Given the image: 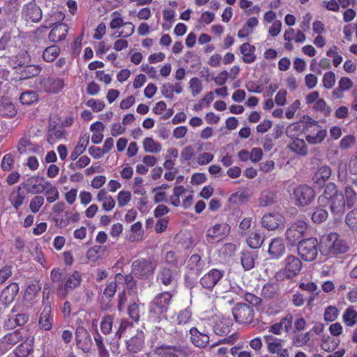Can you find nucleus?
Returning a JSON list of instances; mask_svg holds the SVG:
<instances>
[{
  "label": "nucleus",
  "mask_w": 357,
  "mask_h": 357,
  "mask_svg": "<svg viewBox=\"0 0 357 357\" xmlns=\"http://www.w3.org/2000/svg\"><path fill=\"white\" fill-rule=\"evenodd\" d=\"M128 328H132V324L126 319H121L119 326L115 333L116 338L120 340Z\"/></svg>",
  "instance_id": "57"
},
{
  "label": "nucleus",
  "mask_w": 357,
  "mask_h": 357,
  "mask_svg": "<svg viewBox=\"0 0 357 357\" xmlns=\"http://www.w3.org/2000/svg\"><path fill=\"white\" fill-rule=\"evenodd\" d=\"M114 317L111 314L103 316L100 321V330L105 335L111 333L114 324Z\"/></svg>",
  "instance_id": "50"
},
{
  "label": "nucleus",
  "mask_w": 357,
  "mask_h": 357,
  "mask_svg": "<svg viewBox=\"0 0 357 357\" xmlns=\"http://www.w3.org/2000/svg\"><path fill=\"white\" fill-rule=\"evenodd\" d=\"M264 242V237L259 231H252L247 238V243L251 248H259Z\"/></svg>",
  "instance_id": "49"
},
{
  "label": "nucleus",
  "mask_w": 357,
  "mask_h": 357,
  "mask_svg": "<svg viewBox=\"0 0 357 357\" xmlns=\"http://www.w3.org/2000/svg\"><path fill=\"white\" fill-rule=\"evenodd\" d=\"M45 199L43 196L36 195L34 196L30 202L29 208L31 211L33 213H38L42 206L44 204Z\"/></svg>",
  "instance_id": "59"
},
{
  "label": "nucleus",
  "mask_w": 357,
  "mask_h": 357,
  "mask_svg": "<svg viewBox=\"0 0 357 357\" xmlns=\"http://www.w3.org/2000/svg\"><path fill=\"white\" fill-rule=\"evenodd\" d=\"M61 53V48L57 45L47 47L43 52L42 58L44 61L50 63L55 61Z\"/></svg>",
  "instance_id": "39"
},
{
  "label": "nucleus",
  "mask_w": 357,
  "mask_h": 357,
  "mask_svg": "<svg viewBox=\"0 0 357 357\" xmlns=\"http://www.w3.org/2000/svg\"><path fill=\"white\" fill-rule=\"evenodd\" d=\"M190 341L193 345L198 348H205L209 343V335L199 331L196 327H192L189 331Z\"/></svg>",
  "instance_id": "25"
},
{
  "label": "nucleus",
  "mask_w": 357,
  "mask_h": 357,
  "mask_svg": "<svg viewBox=\"0 0 357 357\" xmlns=\"http://www.w3.org/2000/svg\"><path fill=\"white\" fill-rule=\"evenodd\" d=\"M328 215V212L326 209L317 207L312 214L311 219L313 222L320 224L327 219Z\"/></svg>",
  "instance_id": "55"
},
{
  "label": "nucleus",
  "mask_w": 357,
  "mask_h": 357,
  "mask_svg": "<svg viewBox=\"0 0 357 357\" xmlns=\"http://www.w3.org/2000/svg\"><path fill=\"white\" fill-rule=\"evenodd\" d=\"M105 247L101 245H94L87 250L86 258L88 262L95 263L101 259L105 254Z\"/></svg>",
  "instance_id": "35"
},
{
  "label": "nucleus",
  "mask_w": 357,
  "mask_h": 357,
  "mask_svg": "<svg viewBox=\"0 0 357 357\" xmlns=\"http://www.w3.org/2000/svg\"><path fill=\"white\" fill-rule=\"evenodd\" d=\"M174 280V273L169 268H162L158 271L156 276V281L159 284L165 286H169Z\"/></svg>",
  "instance_id": "37"
},
{
  "label": "nucleus",
  "mask_w": 357,
  "mask_h": 357,
  "mask_svg": "<svg viewBox=\"0 0 357 357\" xmlns=\"http://www.w3.org/2000/svg\"><path fill=\"white\" fill-rule=\"evenodd\" d=\"M340 193L337 190L336 185L333 183H329L326 185L323 194L319 197L318 202L320 206H326L328 205L330 200Z\"/></svg>",
  "instance_id": "29"
},
{
  "label": "nucleus",
  "mask_w": 357,
  "mask_h": 357,
  "mask_svg": "<svg viewBox=\"0 0 357 357\" xmlns=\"http://www.w3.org/2000/svg\"><path fill=\"white\" fill-rule=\"evenodd\" d=\"M186 188L183 185L175 186L173 189V194L170 196V204L178 207L181 205L180 197L185 194Z\"/></svg>",
  "instance_id": "45"
},
{
  "label": "nucleus",
  "mask_w": 357,
  "mask_h": 357,
  "mask_svg": "<svg viewBox=\"0 0 357 357\" xmlns=\"http://www.w3.org/2000/svg\"><path fill=\"white\" fill-rule=\"evenodd\" d=\"M330 205L331 211L334 214H339L343 213L345 207V199L342 193L335 196L328 204Z\"/></svg>",
  "instance_id": "38"
},
{
  "label": "nucleus",
  "mask_w": 357,
  "mask_h": 357,
  "mask_svg": "<svg viewBox=\"0 0 357 357\" xmlns=\"http://www.w3.org/2000/svg\"><path fill=\"white\" fill-rule=\"evenodd\" d=\"M53 321L51 305L46 304L40 314L38 325L41 329L50 331L52 328Z\"/></svg>",
  "instance_id": "28"
},
{
  "label": "nucleus",
  "mask_w": 357,
  "mask_h": 357,
  "mask_svg": "<svg viewBox=\"0 0 357 357\" xmlns=\"http://www.w3.org/2000/svg\"><path fill=\"white\" fill-rule=\"evenodd\" d=\"M17 114V109L10 98L3 97L0 102V115L12 118Z\"/></svg>",
  "instance_id": "32"
},
{
  "label": "nucleus",
  "mask_w": 357,
  "mask_h": 357,
  "mask_svg": "<svg viewBox=\"0 0 357 357\" xmlns=\"http://www.w3.org/2000/svg\"><path fill=\"white\" fill-rule=\"evenodd\" d=\"M134 278L135 277L132 274V272L126 275H123L121 273H117L115 275L116 281H118L119 282H123L126 288L128 289H134L137 287V281Z\"/></svg>",
  "instance_id": "42"
},
{
  "label": "nucleus",
  "mask_w": 357,
  "mask_h": 357,
  "mask_svg": "<svg viewBox=\"0 0 357 357\" xmlns=\"http://www.w3.org/2000/svg\"><path fill=\"white\" fill-rule=\"evenodd\" d=\"M240 50L243 54L242 59L244 63H251L255 61V47L254 45H252L248 43H245L241 45Z\"/></svg>",
  "instance_id": "36"
},
{
  "label": "nucleus",
  "mask_w": 357,
  "mask_h": 357,
  "mask_svg": "<svg viewBox=\"0 0 357 357\" xmlns=\"http://www.w3.org/2000/svg\"><path fill=\"white\" fill-rule=\"evenodd\" d=\"M43 181V178L31 176L28 178L25 182L20 183V185H22L27 194H39L44 192L46 189L45 183L44 184Z\"/></svg>",
  "instance_id": "20"
},
{
  "label": "nucleus",
  "mask_w": 357,
  "mask_h": 357,
  "mask_svg": "<svg viewBox=\"0 0 357 357\" xmlns=\"http://www.w3.org/2000/svg\"><path fill=\"white\" fill-rule=\"evenodd\" d=\"M68 26L66 24L58 22L54 24V26L49 33L48 38L50 42L59 43L64 40L68 33Z\"/></svg>",
  "instance_id": "23"
},
{
  "label": "nucleus",
  "mask_w": 357,
  "mask_h": 357,
  "mask_svg": "<svg viewBox=\"0 0 357 357\" xmlns=\"http://www.w3.org/2000/svg\"><path fill=\"white\" fill-rule=\"evenodd\" d=\"M291 142L288 144L289 149L300 156H305L308 153L305 141L298 137L291 138Z\"/></svg>",
  "instance_id": "30"
},
{
  "label": "nucleus",
  "mask_w": 357,
  "mask_h": 357,
  "mask_svg": "<svg viewBox=\"0 0 357 357\" xmlns=\"http://www.w3.org/2000/svg\"><path fill=\"white\" fill-rule=\"evenodd\" d=\"M17 149L20 154H26L37 151L38 146L32 143L27 137H23L18 140Z\"/></svg>",
  "instance_id": "33"
},
{
  "label": "nucleus",
  "mask_w": 357,
  "mask_h": 357,
  "mask_svg": "<svg viewBox=\"0 0 357 357\" xmlns=\"http://www.w3.org/2000/svg\"><path fill=\"white\" fill-rule=\"evenodd\" d=\"M320 252L323 255L330 256L338 254H344L349 251L348 245L335 232L324 235L319 244Z\"/></svg>",
  "instance_id": "3"
},
{
  "label": "nucleus",
  "mask_w": 357,
  "mask_h": 357,
  "mask_svg": "<svg viewBox=\"0 0 357 357\" xmlns=\"http://www.w3.org/2000/svg\"><path fill=\"white\" fill-rule=\"evenodd\" d=\"M285 252V247L283 240L280 238H275L272 240L268 247V253L271 259H278Z\"/></svg>",
  "instance_id": "31"
},
{
  "label": "nucleus",
  "mask_w": 357,
  "mask_h": 357,
  "mask_svg": "<svg viewBox=\"0 0 357 357\" xmlns=\"http://www.w3.org/2000/svg\"><path fill=\"white\" fill-rule=\"evenodd\" d=\"M313 109L321 112L324 116H328L331 112V109L322 98H319L314 102Z\"/></svg>",
  "instance_id": "62"
},
{
  "label": "nucleus",
  "mask_w": 357,
  "mask_h": 357,
  "mask_svg": "<svg viewBox=\"0 0 357 357\" xmlns=\"http://www.w3.org/2000/svg\"><path fill=\"white\" fill-rule=\"evenodd\" d=\"M261 223L268 230H275L280 227H284V219L278 213H269L262 217Z\"/></svg>",
  "instance_id": "18"
},
{
  "label": "nucleus",
  "mask_w": 357,
  "mask_h": 357,
  "mask_svg": "<svg viewBox=\"0 0 357 357\" xmlns=\"http://www.w3.org/2000/svg\"><path fill=\"white\" fill-rule=\"evenodd\" d=\"M50 278L53 283H57L56 294L61 298L67 297L81 285L82 274L75 270L64 278L63 271L59 268H54L50 272Z\"/></svg>",
  "instance_id": "1"
},
{
  "label": "nucleus",
  "mask_w": 357,
  "mask_h": 357,
  "mask_svg": "<svg viewBox=\"0 0 357 357\" xmlns=\"http://www.w3.org/2000/svg\"><path fill=\"white\" fill-rule=\"evenodd\" d=\"M192 351L188 345H168L162 344L155 349L158 357H189Z\"/></svg>",
  "instance_id": "8"
},
{
  "label": "nucleus",
  "mask_w": 357,
  "mask_h": 357,
  "mask_svg": "<svg viewBox=\"0 0 357 357\" xmlns=\"http://www.w3.org/2000/svg\"><path fill=\"white\" fill-rule=\"evenodd\" d=\"M191 319L192 311L189 307L180 310L176 316V321L179 325L187 324Z\"/></svg>",
  "instance_id": "54"
},
{
  "label": "nucleus",
  "mask_w": 357,
  "mask_h": 357,
  "mask_svg": "<svg viewBox=\"0 0 357 357\" xmlns=\"http://www.w3.org/2000/svg\"><path fill=\"white\" fill-rule=\"evenodd\" d=\"M40 84L45 92L54 94L59 93L65 86L64 79L60 77H44Z\"/></svg>",
  "instance_id": "16"
},
{
  "label": "nucleus",
  "mask_w": 357,
  "mask_h": 357,
  "mask_svg": "<svg viewBox=\"0 0 357 357\" xmlns=\"http://www.w3.org/2000/svg\"><path fill=\"white\" fill-rule=\"evenodd\" d=\"M319 243L317 238L310 237L301 240L297 246V251L301 258L311 262L315 260L318 255Z\"/></svg>",
  "instance_id": "7"
},
{
  "label": "nucleus",
  "mask_w": 357,
  "mask_h": 357,
  "mask_svg": "<svg viewBox=\"0 0 357 357\" xmlns=\"http://www.w3.org/2000/svg\"><path fill=\"white\" fill-rule=\"evenodd\" d=\"M40 290V287L38 284L31 283L28 284L24 291V299L29 301H32L37 296Z\"/></svg>",
  "instance_id": "53"
},
{
  "label": "nucleus",
  "mask_w": 357,
  "mask_h": 357,
  "mask_svg": "<svg viewBox=\"0 0 357 357\" xmlns=\"http://www.w3.org/2000/svg\"><path fill=\"white\" fill-rule=\"evenodd\" d=\"M331 176V169L328 166H322L315 172L313 179L319 188L324 186L326 181Z\"/></svg>",
  "instance_id": "34"
},
{
  "label": "nucleus",
  "mask_w": 357,
  "mask_h": 357,
  "mask_svg": "<svg viewBox=\"0 0 357 357\" xmlns=\"http://www.w3.org/2000/svg\"><path fill=\"white\" fill-rule=\"evenodd\" d=\"M225 271L218 268H212L205 273L199 280L202 288L212 291L215 285L222 279Z\"/></svg>",
  "instance_id": "13"
},
{
  "label": "nucleus",
  "mask_w": 357,
  "mask_h": 357,
  "mask_svg": "<svg viewBox=\"0 0 357 357\" xmlns=\"http://www.w3.org/2000/svg\"><path fill=\"white\" fill-rule=\"evenodd\" d=\"M232 314L235 321L239 324L254 323V310L247 304L237 303L232 309Z\"/></svg>",
  "instance_id": "10"
},
{
  "label": "nucleus",
  "mask_w": 357,
  "mask_h": 357,
  "mask_svg": "<svg viewBox=\"0 0 357 357\" xmlns=\"http://www.w3.org/2000/svg\"><path fill=\"white\" fill-rule=\"evenodd\" d=\"M314 197L315 194L313 188L307 185H298L292 193V197L296 202L295 204L298 206L309 205L314 200Z\"/></svg>",
  "instance_id": "11"
},
{
  "label": "nucleus",
  "mask_w": 357,
  "mask_h": 357,
  "mask_svg": "<svg viewBox=\"0 0 357 357\" xmlns=\"http://www.w3.org/2000/svg\"><path fill=\"white\" fill-rule=\"evenodd\" d=\"M27 199L28 194L20 184L14 188L8 196V201L15 211L19 210Z\"/></svg>",
  "instance_id": "15"
},
{
  "label": "nucleus",
  "mask_w": 357,
  "mask_h": 357,
  "mask_svg": "<svg viewBox=\"0 0 357 357\" xmlns=\"http://www.w3.org/2000/svg\"><path fill=\"white\" fill-rule=\"evenodd\" d=\"M308 129L313 128L312 131H316L315 135H307L306 136V140L309 144H316L322 142L327 135V130L326 129L321 128V126L317 124L315 121L313 123H310L307 125Z\"/></svg>",
  "instance_id": "27"
},
{
  "label": "nucleus",
  "mask_w": 357,
  "mask_h": 357,
  "mask_svg": "<svg viewBox=\"0 0 357 357\" xmlns=\"http://www.w3.org/2000/svg\"><path fill=\"white\" fill-rule=\"evenodd\" d=\"M301 123L296 122L289 124L286 129V135L289 138H295L301 133Z\"/></svg>",
  "instance_id": "56"
},
{
  "label": "nucleus",
  "mask_w": 357,
  "mask_h": 357,
  "mask_svg": "<svg viewBox=\"0 0 357 357\" xmlns=\"http://www.w3.org/2000/svg\"><path fill=\"white\" fill-rule=\"evenodd\" d=\"M257 255L253 252L245 250L241 252V263L245 271H249L254 268Z\"/></svg>",
  "instance_id": "40"
},
{
  "label": "nucleus",
  "mask_w": 357,
  "mask_h": 357,
  "mask_svg": "<svg viewBox=\"0 0 357 357\" xmlns=\"http://www.w3.org/2000/svg\"><path fill=\"white\" fill-rule=\"evenodd\" d=\"M19 285L17 282H12L6 287L0 294V301L5 305L11 304L19 292Z\"/></svg>",
  "instance_id": "26"
},
{
  "label": "nucleus",
  "mask_w": 357,
  "mask_h": 357,
  "mask_svg": "<svg viewBox=\"0 0 357 357\" xmlns=\"http://www.w3.org/2000/svg\"><path fill=\"white\" fill-rule=\"evenodd\" d=\"M76 344L78 348L81 349L84 352H89L91 344V337L89 332L83 328H77L75 333Z\"/></svg>",
  "instance_id": "24"
},
{
  "label": "nucleus",
  "mask_w": 357,
  "mask_h": 357,
  "mask_svg": "<svg viewBox=\"0 0 357 357\" xmlns=\"http://www.w3.org/2000/svg\"><path fill=\"white\" fill-rule=\"evenodd\" d=\"M345 222L352 230L357 231V208L347 214Z\"/></svg>",
  "instance_id": "58"
},
{
  "label": "nucleus",
  "mask_w": 357,
  "mask_h": 357,
  "mask_svg": "<svg viewBox=\"0 0 357 357\" xmlns=\"http://www.w3.org/2000/svg\"><path fill=\"white\" fill-rule=\"evenodd\" d=\"M278 284L266 283L261 289V296L266 299L273 298L278 295Z\"/></svg>",
  "instance_id": "44"
},
{
  "label": "nucleus",
  "mask_w": 357,
  "mask_h": 357,
  "mask_svg": "<svg viewBox=\"0 0 357 357\" xmlns=\"http://www.w3.org/2000/svg\"><path fill=\"white\" fill-rule=\"evenodd\" d=\"M323 86L326 89H332L335 84V75L333 71H328L324 75Z\"/></svg>",
  "instance_id": "64"
},
{
  "label": "nucleus",
  "mask_w": 357,
  "mask_h": 357,
  "mask_svg": "<svg viewBox=\"0 0 357 357\" xmlns=\"http://www.w3.org/2000/svg\"><path fill=\"white\" fill-rule=\"evenodd\" d=\"M86 105L91 107L95 112H98L104 109L105 104L103 101L98 99L91 98L86 102Z\"/></svg>",
  "instance_id": "63"
},
{
  "label": "nucleus",
  "mask_w": 357,
  "mask_h": 357,
  "mask_svg": "<svg viewBox=\"0 0 357 357\" xmlns=\"http://www.w3.org/2000/svg\"><path fill=\"white\" fill-rule=\"evenodd\" d=\"M94 340L98 349L99 357H109V353L106 349L103 342V337L98 333V331L96 332V335H94Z\"/></svg>",
  "instance_id": "51"
},
{
  "label": "nucleus",
  "mask_w": 357,
  "mask_h": 357,
  "mask_svg": "<svg viewBox=\"0 0 357 357\" xmlns=\"http://www.w3.org/2000/svg\"><path fill=\"white\" fill-rule=\"evenodd\" d=\"M342 321L349 327L354 326L357 323V312L354 307H348L343 313Z\"/></svg>",
  "instance_id": "41"
},
{
  "label": "nucleus",
  "mask_w": 357,
  "mask_h": 357,
  "mask_svg": "<svg viewBox=\"0 0 357 357\" xmlns=\"http://www.w3.org/2000/svg\"><path fill=\"white\" fill-rule=\"evenodd\" d=\"M33 350V345L27 341H24L14 349V353L17 357H26Z\"/></svg>",
  "instance_id": "47"
},
{
  "label": "nucleus",
  "mask_w": 357,
  "mask_h": 357,
  "mask_svg": "<svg viewBox=\"0 0 357 357\" xmlns=\"http://www.w3.org/2000/svg\"><path fill=\"white\" fill-rule=\"evenodd\" d=\"M264 339L267 344V350L269 354L275 355L276 357H289L288 349L283 347L282 339L271 335H264Z\"/></svg>",
  "instance_id": "12"
},
{
  "label": "nucleus",
  "mask_w": 357,
  "mask_h": 357,
  "mask_svg": "<svg viewBox=\"0 0 357 357\" xmlns=\"http://www.w3.org/2000/svg\"><path fill=\"white\" fill-rule=\"evenodd\" d=\"M45 195L46 200L49 204H52L59 198V192L57 188L52 185L49 181L45 183Z\"/></svg>",
  "instance_id": "46"
},
{
  "label": "nucleus",
  "mask_w": 357,
  "mask_h": 357,
  "mask_svg": "<svg viewBox=\"0 0 357 357\" xmlns=\"http://www.w3.org/2000/svg\"><path fill=\"white\" fill-rule=\"evenodd\" d=\"M38 96L36 92L33 91H26L21 93L20 96V101L23 105H30L33 102H37Z\"/></svg>",
  "instance_id": "52"
},
{
  "label": "nucleus",
  "mask_w": 357,
  "mask_h": 357,
  "mask_svg": "<svg viewBox=\"0 0 357 357\" xmlns=\"http://www.w3.org/2000/svg\"><path fill=\"white\" fill-rule=\"evenodd\" d=\"M173 295L169 291L159 293L149 305V321L157 324L167 319V312L169 309Z\"/></svg>",
  "instance_id": "2"
},
{
  "label": "nucleus",
  "mask_w": 357,
  "mask_h": 357,
  "mask_svg": "<svg viewBox=\"0 0 357 357\" xmlns=\"http://www.w3.org/2000/svg\"><path fill=\"white\" fill-rule=\"evenodd\" d=\"M42 67L39 65H26L21 71L22 79H26L37 76L42 71Z\"/></svg>",
  "instance_id": "43"
},
{
  "label": "nucleus",
  "mask_w": 357,
  "mask_h": 357,
  "mask_svg": "<svg viewBox=\"0 0 357 357\" xmlns=\"http://www.w3.org/2000/svg\"><path fill=\"white\" fill-rule=\"evenodd\" d=\"M144 149L147 153H158L162 149L160 143L155 142L152 137H146L143 141Z\"/></svg>",
  "instance_id": "48"
},
{
  "label": "nucleus",
  "mask_w": 357,
  "mask_h": 357,
  "mask_svg": "<svg viewBox=\"0 0 357 357\" xmlns=\"http://www.w3.org/2000/svg\"><path fill=\"white\" fill-rule=\"evenodd\" d=\"M232 326V319L224 316H221L216 318L213 326V329L216 335L219 336H224L227 335L231 331Z\"/></svg>",
  "instance_id": "21"
},
{
  "label": "nucleus",
  "mask_w": 357,
  "mask_h": 357,
  "mask_svg": "<svg viewBox=\"0 0 357 357\" xmlns=\"http://www.w3.org/2000/svg\"><path fill=\"white\" fill-rule=\"evenodd\" d=\"M22 340V334L20 330L6 334L0 339V355L6 354Z\"/></svg>",
  "instance_id": "14"
},
{
  "label": "nucleus",
  "mask_w": 357,
  "mask_h": 357,
  "mask_svg": "<svg viewBox=\"0 0 357 357\" xmlns=\"http://www.w3.org/2000/svg\"><path fill=\"white\" fill-rule=\"evenodd\" d=\"M206 268V262L199 255H192L187 260L185 266V273L184 275L185 283L190 286L194 285L198 276Z\"/></svg>",
  "instance_id": "5"
},
{
  "label": "nucleus",
  "mask_w": 357,
  "mask_h": 357,
  "mask_svg": "<svg viewBox=\"0 0 357 357\" xmlns=\"http://www.w3.org/2000/svg\"><path fill=\"white\" fill-rule=\"evenodd\" d=\"M14 162V156L11 153H7L1 160V168L4 172H9L13 169Z\"/></svg>",
  "instance_id": "60"
},
{
  "label": "nucleus",
  "mask_w": 357,
  "mask_h": 357,
  "mask_svg": "<svg viewBox=\"0 0 357 357\" xmlns=\"http://www.w3.org/2000/svg\"><path fill=\"white\" fill-rule=\"evenodd\" d=\"M230 227L227 223H218L209 227L206 231V238L208 242L221 239L229 231Z\"/></svg>",
  "instance_id": "22"
},
{
  "label": "nucleus",
  "mask_w": 357,
  "mask_h": 357,
  "mask_svg": "<svg viewBox=\"0 0 357 357\" xmlns=\"http://www.w3.org/2000/svg\"><path fill=\"white\" fill-rule=\"evenodd\" d=\"M145 335L143 331H137L136 333L126 340V347L130 353H138L144 347Z\"/></svg>",
  "instance_id": "19"
},
{
  "label": "nucleus",
  "mask_w": 357,
  "mask_h": 357,
  "mask_svg": "<svg viewBox=\"0 0 357 357\" xmlns=\"http://www.w3.org/2000/svg\"><path fill=\"white\" fill-rule=\"evenodd\" d=\"M22 15L27 22H38L42 18V10L35 1H31L24 6Z\"/></svg>",
  "instance_id": "17"
},
{
  "label": "nucleus",
  "mask_w": 357,
  "mask_h": 357,
  "mask_svg": "<svg viewBox=\"0 0 357 357\" xmlns=\"http://www.w3.org/2000/svg\"><path fill=\"white\" fill-rule=\"evenodd\" d=\"M308 228L307 223L303 220L294 222L285 232V240L288 245L295 246L302 240Z\"/></svg>",
  "instance_id": "9"
},
{
  "label": "nucleus",
  "mask_w": 357,
  "mask_h": 357,
  "mask_svg": "<svg viewBox=\"0 0 357 357\" xmlns=\"http://www.w3.org/2000/svg\"><path fill=\"white\" fill-rule=\"evenodd\" d=\"M344 193L346 199L345 204L347 203V206L349 208H351L355 204L357 200L356 194L354 189L350 186H347L345 188Z\"/></svg>",
  "instance_id": "61"
},
{
  "label": "nucleus",
  "mask_w": 357,
  "mask_h": 357,
  "mask_svg": "<svg viewBox=\"0 0 357 357\" xmlns=\"http://www.w3.org/2000/svg\"><path fill=\"white\" fill-rule=\"evenodd\" d=\"M157 264L153 257L137 258L131 263L132 274L139 280H149L153 277Z\"/></svg>",
  "instance_id": "4"
},
{
  "label": "nucleus",
  "mask_w": 357,
  "mask_h": 357,
  "mask_svg": "<svg viewBox=\"0 0 357 357\" xmlns=\"http://www.w3.org/2000/svg\"><path fill=\"white\" fill-rule=\"evenodd\" d=\"M302 268L301 261L296 256L289 255L284 260V268L275 273L277 281H284L297 276Z\"/></svg>",
  "instance_id": "6"
}]
</instances>
